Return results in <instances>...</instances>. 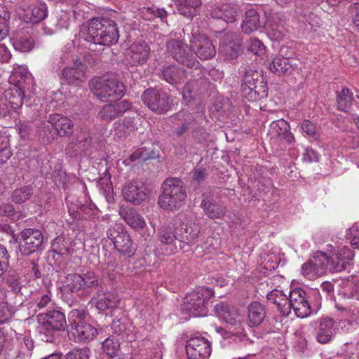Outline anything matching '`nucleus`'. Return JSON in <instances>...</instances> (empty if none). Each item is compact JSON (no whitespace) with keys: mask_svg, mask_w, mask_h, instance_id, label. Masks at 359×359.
Instances as JSON below:
<instances>
[{"mask_svg":"<svg viewBox=\"0 0 359 359\" xmlns=\"http://www.w3.org/2000/svg\"><path fill=\"white\" fill-rule=\"evenodd\" d=\"M80 36L94 44L110 46L117 43L119 34L116 24L104 18H95L83 25Z\"/></svg>","mask_w":359,"mask_h":359,"instance_id":"f257e3e1","label":"nucleus"},{"mask_svg":"<svg viewBox=\"0 0 359 359\" xmlns=\"http://www.w3.org/2000/svg\"><path fill=\"white\" fill-rule=\"evenodd\" d=\"M93 94L102 102H113L125 94L126 87L115 76L94 78L89 83Z\"/></svg>","mask_w":359,"mask_h":359,"instance_id":"f03ea898","label":"nucleus"},{"mask_svg":"<svg viewBox=\"0 0 359 359\" xmlns=\"http://www.w3.org/2000/svg\"><path fill=\"white\" fill-rule=\"evenodd\" d=\"M313 296L316 299L312 306L310 303L311 296L305 290L296 287L290 290L288 294V307L290 313L292 310L299 318H306L312 313H316L321 306L320 295L318 291H314Z\"/></svg>","mask_w":359,"mask_h":359,"instance_id":"7ed1b4c3","label":"nucleus"},{"mask_svg":"<svg viewBox=\"0 0 359 359\" xmlns=\"http://www.w3.org/2000/svg\"><path fill=\"white\" fill-rule=\"evenodd\" d=\"M163 193L158 197L159 205L165 210H173L182 205L187 198L183 182L177 178H169L163 184Z\"/></svg>","mask_w":359,"mask_h":359,"instance_id":"20e7f679","label":"nucleus"},{"mask_svg":"<svg viewBox=\"0 0 359 359\" xmlns=\"http://www.w3.org/2000/svg\"><path fill=\"white\" fill-rule=\"evenodd\" d=\"M86 312L84 309H73L69 313V332L77 342H88L97 334L98 331L85 321Z\"/></svg>","mask_w":359,"mask_h":359,"instance_id":"39448f33","label":"nucleus"},{"mask_svg":"<svg viewBox=\"0 0 359 359\" xmlns=\"http://www.w3.org/2000/svg\"><path fill=\"white\" fill-rule=\"evenodd\" d=\"M213 296L211 288L201 287L186 296L182 312L189 317L205 316L208 313L207 301Z\"/></svg>","mask_w":359,"mask_h":359,"instance_id":"423d86ee","label":"nucleus"},{"mask_svg":"<svg viewBox=\"0 0 359 359\" xmlns=\"http://www.w3.org/2000/svg\"><path fill=\"white\" fill-rule=\"evenodd\" d=\"M40 323L39 333L44 341H52L53 333L57 330H64L67 326L65 314L60 311L53 309L39 316Z\"/></svg>","mask_w":359,"mask_h":359,"instance_id":"0eeeda50","label":"nucleus"},{"mask_svg":"<svg viewBox=\"0 0 359 359\" xmlns=\"http://www.w3.org/2000/svg\"><path fill=\"white\" fill-rule=\"evenodd\" d=\"M241 88L243 96L250 102L267 96V83L261 74L257 71L250 69L246 72Z\"/></svg>","mask_w":359,"mask_h":359,"instance_id":"6e6552de","label":"nucleus"},{"mask_svg":"<svg viewBox=\"0 0 359 359\" xmlns=\"http://www.w3.org/2000/svg\"><path fill=\"white\" fill-rule=\"evenodd\" d=\"M72 127L73 122L69 118L55 114L49 116L47 123H40L39 133L43 135L50 134L51 137L55 135L65 137L72 133Z\"/></svg>","mask_w":359,"mask_h":359,"instance_id":"1a4fd4ad","label":"nucleus"},{"mask_svg":"<svg viewBox=\"0 0 359 359\" xmlns=\"http://www.w3.org/2000/svg\"><path fill=\"white\" fill-rule=\"evenodd\" d=\"M167 52L179 63L189 68H194L201 73L199 62L190 53L187 52V46L182 41L170 39L166 43Z\"/></svg>","mask_w":359,"mask_h":359,"instance_id":"9d476101","label":"nucleus"},{"mask_svg":"<svg viewBox=\"0 0 359 359\" xmlns=\"http://www.w3.org/2000/svg\"><path fill=\"white\" fill-rule=\"evenodd\" d=\"M144 104L151 111L161 114L170 109L171 102L169 95L164 91L157 89H147L142 95Z\"/></svg>","mask_w":359,"mask_h":359,"instance_id":"9b49d317","label":"nucleus"},{"mask_svg":"<svg viewBox=\"0 0 359 359\" xmlns=\"http://www.w3.org/2000/svg\"><path fill=\"white\" fill-rule=\"evenodd\" d=\"M189 43L191 50L201 60H210L216 54V48L212 41L198 31L191 32Z\"/></svg>","mask_w":359,"mask_h":359,"instance_id":"f8f14e48","label":"nucleus"},{"mask_svg":"<svg viewBox=\"0 0 359 359\" xmlns=\"http://www.w3.org/2000/svg\"><path fill=\"white\" fill-rule=\"evenodd\" d=\"M187 359H208L211 353L210 342L202 336L190 338L186 344Z\"/></svg>","mask_w":359,"mask_h":359,"instance_id":"ddd939ff","label":"nucleus"},{"mask_svg":"<svg viewBox=\"0 0 359 359\" xmlns=\"http://www.w3.org/2000/svg\"><path fill=\"white\" fill-rule=\"evenodd\" d=\"M122 194L126 201L139 205L148 198V190L142 182L133 180L124 184Z\"/></svg>","mask_w":359,"mask_h":359,"instance_id":"4468645a","label":"nucleus"},{"mask_svg":"<svg viewBox=\"0 0 359 359\" xmlns=\"http://www.w3.org/2000/svg\"><path fill=\"white\" fill-rule=\"evenodd\" d=\"M266 30L271 40L281 41L287 33L285 16L280 13H273L266 16Z\"/></svg>","mask_w":359,"mask_h":359,"instance_id":"2eb2a0df","label":"nucleus"},{"mask_svg":"<svg viewBox=\"0 0 359 359\" xmlns=\"http://www.w3.org/2000/svg\"><path fill=\"white\" fill-rule=\"evenodd\" d=\"M43 241V236L41 231L33 229H27L22 232V239L20 241V250L28 255L36 252Z\"/></svg>","mask_w":359,"mask_h":359,"instance_id":"dca6fc26","label":"nucleus"},{"mask_svg":"<svg viewBox=\"0 0 359 359\" xmlns=\"http://www.w3.org/2000/svg\"><path fill=\"white\" fill-rule=\"evenodd\" d=\"M151 48L145 41L134 42L126 51V57L132 65H143L150 55Z\"/></svg>","mask_w":359,"mask_h":359,"instance_id":"f3484780","label":"nucleus"},{"mask_svg":"<svg viewBox=\"0 0 359 359\" xmlns=\"http://www.w3.org/2000/svg\"><path fill=\"white\" fill-rule=\"evenodd\" d=\"M242 42L237 35L229 34L224 38L219 48V53L226 60H234L242 53Z\"/></svg>","mask_w":359,"mask_h":359,"instance_id":"a211bd4d","label":"nucleus"},{"mask_svg":"<svg viewBox=\"0 0 359 359\" xmlns=\"http://www.w3.org/2000/svg\"><path fill=\"white\" fill-rule=\"evenodd\" d=\"M353 257V252L347 246L339 248L330 259V270L334 272H341L348 269L352 265Z\"/></svg>","mask_w":359,"mask_h":359,"instance_id":"6ab92c4d","label":"nucleus"},{"mask_svg":"<svg viewBox=\"0 0 359 359\" xmlns=\"http://www.w3.org/2000/svg\"><path fill=\"white\" fill-rule=\"evenodd\" d=\"M299 61L296 58L276 56L269 65V69L277 75L290 74L297 69Z\"/></svg>","mask_w":359,"mask_h":359,"instance_id":"aec40b11","label":"nucleus"},{"mask_svg":"<svg viewBox=\"0 0 359 359\" xmlns=\"http://www.w3.org/2000/svg\"><path fill=\"white\" fill-rule=\"evenodd\" d=\"M47 14L46 4L40 1L33 0L24 9L23 19L27 22L38 23L43 20Z\"/></svg>","mask_w":359,"mask_h":359,"instance_id":"412c9836","label":"nucleus"},{"mask_svg":"<svg viewBox=\"0 0 359 359\" xmlns=\"http://www.w3.org/2000/svg\"><path fill=\"white\" fill-rule=\"evenodd\" d=\"M215 309L217 316L236 327H240L243 322L242 315L237 309L233 306H229L224 303H219L215 305Z\"/></svg>","mask_w":359,"mask_h":359,"instance_id":"4be33fe9","label":"nucleus"},{"mask_svg":"<svg viewBox=\"0 0 359 359\" xmlns=\"http://www.w3.org/2000/svg\"><path fill=\"white\" fill-rule=\"evenodd\" d=\"M269 134L273 139L285 140L289 144L294 142V137L290 132V124L284 119L273 121L270 125Z\"/></svg>","mask_w":359,"mask_h":359,"instance_id":"5701e85b","label":"nucleus"},{"mask_svg":"<svg viewBox=\"0 0 359 359\" xmlns=\"http://www.w3.org/2000/svg\"><path fill=\"white\" fill-rule=\"evenodd\" d=\"M130 107V104L127 100H121L115 104L104 105L100 111L98 116L102 120L111 121L118 116L122 115Z\"/></svg>","mask_w":359,"mask_h":359,"instance_id":"b1692460","label":"nucleus"},{"mask_svg":"<svg viewBox=\"0 0 359 359\" xmlns=\"http://www.w3.org/2000/svg\"><path fill=\"white\" fill-rule=\"evenodd\" d=\"M316 339L320 344H326L331 341L336 332V323L329 317L322 318L318 322Z\"/></svg>","mask_w":359,"mask_h":359,"instance_id":"393cba45","label":"nucleus"},{"mask_svg":"<svg viewBox=\"0 0 359 359\" xmlns=\"http://www.w3.org/2000/svg\"><path fill=\"white\" fill-rule=\"evenodd\" d=\"M187 75V71L175 65L165 67L161 71L162 79L171 85L184 83Z\"/></svg>","mask_w":359,"mask_h":359,"instance_id":"a878e982","label":"nucleus"},{"mask_svg":"<svg viewBox=\"0 0 359 359\" xmlns=\"http://www.w3.org/2000/svg\"><path fill=\"white\" fill-rule=\"evenodd\" d=\"M266 316L265 306L258 302H253L248 306V325L252 327L259 326Z\"/></svg>","mask_w":359,"mask_h":359,"instance_id":"bb28decb","label":"nucleus"},{"mask_svg":"<svg viewBox=\"0 0 359 359\" xmlns=\"http://www.w3.org/2000/svg\"><path fill=\"white\" fill-rule=\"evenodd\" d=\"M119 214L124 221L135 230L143 229L146 226L144 217L133 208H121Z\"/></svg>","mask_w":359,"mask_h":359,"instance_id":"cd10ccee","label":"nucleus"},{"mask_svg":"<svg viewBox=\"0 0 359 359\" xmlns=\"http://www.w3.org/2000/svg\"><path fill=\"white\" fill-rule=\"evenodd\" d=\"M121 257L118 254H109L102 266L103 275L107 276L111 280L116 278V275L123 271L122 267L119 264V262L121 261Z\"/></svg>","mask_w":359,"mask_h":359,"instance_id":"c85d7f7f","label":"nucleus"},{"mask_svg":"<svg viewBox=\"0 0 359 359\" xmlns=\"http://www.w3.org/2000/svg\"><path fill=\"white\" fill-rule=\"evenodd\" d=\"M267 299L275 304L280 313L285 316L290 314L288 307V295L283 290L274 289L267 294Z\"/></svg>","mask_w":359,"mask_h":359,"instance_id":"c756f323","label":"nucleus"},{"mask_svg":"<svg viewBox=\"0 0 359 359\" xmlns=\"http://www.w3.org/2000/svg\"><path fill=\"white\" fill-rule=\"evenodd\" d=\"M21 88L20 86H15L5 91V103H4L5 106L10 107L11 109L14 110L22 107L25 95Z\"/></svg>","mask_w":359,"mask_h":359,"instance_id":"7c9ffc66","label":"nucleus"},{"mask_svg":"<svg viewBox=\"0 0 359 359\" xmlns=\"http://www.w3.org/2000/svg\"><path fill=\"white\" fill-rule=\"evenodd\" d=\"M175 4L182 15L191 19L198 14L201 5V0H176Z\"/></svg>","mask_w":359,"mask_h":359,"instance_id":"2f4dec72","label":"nucleus"},{"mask_svg":"<svg viewBox=\"0 0 359 359\" xmlns=\"http://www.w3.org/2000/svg\"><path fill=\"white\" fill-rule=\"evenodd\" d=\"M76 67H66L62 71V76L69 83L77 84L85 79L84 68L79 60H74Z\"/></svg>","mask_w":359,"mask_h":359,"instance_id":"473e14b6","label":"nucleus"},{"mask_svg":"<svg viewBox=\"0 0 359 359\" xmlns=\"http://www.w3.org/2000/svg\"><path fill=\"white\" fill-rule=\"evenodd\" d=\"M201 206L205 215L210 219L222 218L227 212V208L222 203H211L203 200Z\"/></svg>","mask_w":359,"mask_h":359,"instance_id":"72a5a7b5","label":"nucleus"},{"mask_svg":"<svg viewBox=\"0 0 359 359\" xmlns=\"http://www.w3.org/2000/svg\"><path fill=\"white\" fill-rule=\"evenodd\" d=\"M335 307L337 311L341 312V317L347 318L358 325L359 321V302H356L355 299H352L348 304L344 306L337 304Z\"/></svg>","mask_w":359,"mask_h":359,"instance_id":"f704fd0d","label":"nucleus"},{"mask_svg":"<svg viewBox=\"0 0 359 359\" xmlns=\"http://www.w3.org/2000/svg\"><path fill=\"white\" fill-rule=\"evenodd\" d=\"M69 20L70 14L66 11H60L56 14L55 18L52 19L53 27L45 28L46 34L51 35L59 30L67 29Z\"/></svg>","mask_w":359,"mask_h":359,"instance_id":"c9c22d12","label":"nucleus"},{"mask_svg":"<svg viewBox=\"0 0 359 359\" xmlns=\"http://www.w3.org/2000/svg\"><path fill=\"white\" fill-rule=\"evenodd\" d=\"M217 18L222 19L227 23L236 21L238 15L239 7L236 4H222L216 10Z\"/></svg>","mask_w":359,"mask_h":359,"instance_id":"e433bc0d","label":"nucleus"},{"mask_svg":"<svg viewBox=\"0 0 359 359\" xmlns=\"http://www.w3.org/2000/svg\"><path fill=\"white\" fill-rule=\"evenodd\" d=\"M199 232L200 226L198 224L190 223L186 224L185 227H182L180 229V233L178 234V240L187 244H191L196 241Z\"/></svg>","mask_w":359,"mask_h":359,"instance_id":"4c0bfd02","label":"nucleus"},{"mask_svg":"<svg viewBox=\"0 0 359 359\" xmlns=\"http://www.w3.org/2000/svg\"><path fill=\"white\" fill-rule=\"evenodd\" d=\"M260 26L259 15L254 8L248 9L245 13V18L242 24L243 31L246 34L256 31Z\"/></svg>","mask_w":359,"mask_h":359,"instance_id":"58836bf2","label":"nucleus"},{"mask_svg":"<svg viewBox=\"0 0 359 359\" xmlns=\"http://www.w3.org/2000/svg\"><path fill=\"white\" fill-rule=\"evenodd\" d=\"M119 299L117 295L107 292L104 293L96 302V306L100 311L114 309L117 306Z\"/></svg>","mask_w":359,"mask_h":359,"instance_id":"ea45409f","label":"nucleus"},{"mask_svg":"<svg viewBox=\"0 0 359 359\" xmlns=\"http://www.w3.org/2000/svg\"><path fill=\"white\" fill-rule=\"evenodd\" d=\"M114 245L117 250L124 254L133 253L134 251L130 236L126 231L122 232Z\"/></svg>","mask_w":359,"mask_h":359,"instance_id":"a19ab883","label":"nucleus"},{"mask_svg":"<svg viewBox=\"0 0 359 359\" xmlns=\"http://www.w3.org/2000/svg\"><path fill=\"white\" fill-rule=\"evenodd\" d=\"M34 194L32 185H25L15 189L12 194V201L15 203H24L31 198Z\"/></svg>","mask_w":359,"mask_h":359,"instance_id":"79ce46f5","label":"nucleus"},{"mask_svg":"<svg viewBox=\"0 0 359 359\" xmlns=\"http://www.w3.org/2000/svg\"><path fill=\"white\" fill-rule=\"evenodd\" d=\"M114 130L116 135L123 137L135 131V125L134 124L133 119L127 118L123 119L122 121H116L114 125Z\"/></svg>","mask_w":359,"mask_h":359,"instance_id":"37998d69","label":"nucleus"},{"mask_svg":"<svg viewBox=\"0 0 359 359\" xmlns=\"http://www.w3.org/2000/svg\"><path fill=\"white\" fill-rule=\"evenodd\" d=\"M10 79L13 82H15L18 86L22 87L23 83L28 81V82H32V78L31 74L28 72L27 67L20 66L15 68L11 75Z\"/></svg>","mask_w":359,"mask_h":359,"instance_id":"c03bdc74","label":"nucleus"},{"mask_svg":"<svg viewBox=\"0 0 359 359\" xmlns=\"http://www.w3.org/2000/svg\"><path fill=\"white\" fill-rule=\"evenodd\" d=\"M156 156V154L154 151V149L153 148V146L151 145L150 147H144L140 148L133 152L130 155V160L132 162H134L135 161L140 160L145 161L147 160L154 158Z\"/></svg>","mask_w":359,"mask_h":359,"instance_id":"a18cd8bd","label":"nucleus"},{"mask_svg":"<svg viewBox=\"0 0 359 359\" xmlns=\"http://www.w3.org/2000/svg\"><path fill=\"white\" fill-rule=\"evenodd\" d=\"M81 274L69 273L65 277L64 286L72 292H76L83 290Z\"/></svg>","mask_w":359,"mask_h":359,"instance_id":"49530a36","label":"nucleus"},{"mask_svg":"<svg viewBox=\"0 0 359 359\" xmlns=\"http://www.w3.org/2000/svg\"><path fill=\"white\" fill-rule=\"evenodd\" d=\"M353 100V93L346 88H342L337 96V104L339 109L346 110L351 107Z\"/></svg>","mask_w":359,"mask_h":359,"instance_id":"de8ad7c7","label":"nucleus"},{"mask_svg":"<svg viewBox=\"0 0 359 359\" xmlns=\"http://www.w3.org/2000/svg\"><path fill=\"white\" fill-rule=\"evenodd\" d=\"M140 15L146 20H152L156 18L163 20L167 16V11L163 8L154 10L150 7H144L140 9Z\"/></svg>","mask_w":359,"mask_h":359,"instance_id":"09e8293b","label":"nucleus"},{"mask_svg":"<svg viewBox=\"0 0 359 359\" xmlns=\"http://www.w3.org/2000/svg\"><path fill=\"white\" fill-rule=\"evenodd\" d=\"M310 260L316 269H321L322 276L325 273L327 266L330 263V259L325 252L318 251Z\"/></svg>","mask_w":359,"mask_h":359,"instance_id":"8fccbe9b","label":"nucleus"},{"mask_svg":"<svg viewBox=\"0 0 359 359\" xmlns=\"http://www.w3.org/2000/svg\"><path fill=\"white\" fill-rule=\"evenodd\" d=\"M158 240L165 245H171L176 240H178V235H176L170 226H163L158 235Z\"/></svg>","mask_w":359,"mask_h":359,"instance_id":"3c124183","label":"nucleus"},{"mask_svg":"<svg viewBox=\"0 0 359 359\" xmlns=\"http://www.w3.org/2000/svg\"><path fill=\"white\" fill-rule=\"evenodd\" d=\"M302 274L308 280H313L321 276L322 271L316 269L312 262L309 260L302 266Z\"/></svg>","mask_w":359,"mask_h":359,"instance_id":"603ef678","label":"nucleus"},{"mask_svg":"<svg viewBox=\"0 0 359 359\" xmlns=\"http://www.w3.org/2000/svg\"><path fill=\"white\" fill-rule=\"evenodd\" d=\"M120 346V342L114 336L109 337L102 342V349L109 355H115Z\"/></svg>","mask_w":359,"mask_h":359,"instance_id":"864d4df0","label":"nucleus"},{"mask_svg":"<svg viewBox=\"0 0 359 359\" xmlns=\"http://www.w3.org/2000/svg\"><path fill=\"white\" fill-rule=\"evenodd\" d=\"M83 290L90 287H97L100 285L97 276L93 271H88L81 275Z\"/></svg>","mask_w":359,"mask_h":359,"instance_id":"5fc2aeb1","label":"nucleus"},{"mask_svg":"<svg viewBox=\"0 0 359 359\" xmlns=\"http://www.w3.org/2000/svg\"><path fill=\"white\" fill-rule=\"evenodd\" d=\"M13 46L15 50L21 52H28L33 47V41L31 38L29 37H21L17 39L13 42Z\"/></svg>","mask_w":359,"mask_h":359,"instance_id":"6e6d98bb","label":"nucleus"},{"mask_svg":"<svg viewBox=\"0 0 359 359\" xmlns=\"http://www.w3.org/2000/svg\"><path fill=\"white\" fill-rule=\"evenodd\" d=\"M90 351L88 348H74L66 354L65 359H89Z\"/></svg>","mask_w":359,"mask_h":359,"instance_id":"4d7b16f0","label":"nucleus"},{"mask_svg":"<svg viewBox=\"0 0 359 359\" xmlns=\"http://www.w3.org/2000/svg\"><path fill=\"white\" fill-rule=\"evenodd\" d=\"M347 238L354 248L359 249V223H355L347 233Z\"/></svg>","mask_w":359,"mask_h":359,"instance_id":"13d9d810","label":"nucleus"},{"mask_svg":"<svg viewBox=\"0 0 359 359\" xmlns=\"http://www.w3.org/2000/svg\"><path fill=\"white\" fill-rule=\"evenodd\" d=\"M248 50L256 55H262L265 53V47L258 39H250L248 43Z\"/></svg>","mask_w":359,"mask_h":359,"instance_id":"bf43d9fd","label":"nucleus"},{"mask_svg":"<svg viewBox=\"0 0 359 359\" xmlns=\"http://www.w3.org/2000/svg\"><path fill=\"white\" fill-rule=\"evenodd\" d=\"M13 314L12 308H10L6 302H0V324L8 320Z\"/></svg>","mask_w":359,"mask_h":359,"instance_id":"052dcab7","label":"nucleus"},{"mask_svg":"<svg viewBox=\"0 0 359 359\" xmlns=\"http://www.w3.org/2000/svg\"><path fill=\"white\" fill-rule=\"evenodd\" d=\"M163 344L161 342L156 344L149 348L147 353L148 359H162L163 358Z\"/></svg>","mask_w":359,"mask_h":359,"instance_id":"680f3d73","label":"nucleus"},{"mask_svg":"<svg viewBox=\"0 0 359 359\" xmlns=\"http://www.w3.org/2000/svg\"><path fill=\"white\" fill-rule=\"evenodd\" d=\"M124 231L123 228L120 224H114L111 226L107 231V236L108 238H109L113 243L116 241L119 236Z\"/></svg>","mask_w":359,"mask_h":359,"instance_id":"e2e57ef3","label":"nucleus"},{"mask_svg":"<svg viewBox=\"0 0 359 359\" xmlns=\"http://www.w3.org/2000/svg\"><path fill=\"white\" fill-rule=\"evenodd\" d=\"M320 156L317 151L312 148L307 147L303 154L302 160L304 162L312 163L319 161Z\"/></svg>","mask_w":359,"mask_h":359,"instance_id":"0e129e2a","label":"nucleus"},{"mask_svg":"<svg viewBox=\"0 0 359 359\" xmlns=\"http://www.w3.org/2000/svg\"><path fill=\"white\" fill-rule=\"evenodd\" d=\"M9 255L6 248L0 244V272L8 268Z\"/></svg>","mask_w":359,"mask_h":359,"instance_id":"69168bd1","label":"nucleus"},{"mask_svg":"<svg viewBox=\"0 0 359 359\" xmlns=\"http://www.w3.org/2000/svg\"><path fill=\"white\" fill-rule=\"evenodd\" d=\"M301 129L311 137H314L316 133V126L309 120H304L301 123Z\"/></svg>","mask_w":359,"mask_h":359,"instance_id":"338daca9","label":"nucleus"},{"mask_svg":"<svg viewBox=\"0 0 359 359\" xmlns=\"http://www.w3.org/2000/svg\"><path fill=\"white\" fill-rule=\"evenodd\" d=\"M351 19L354 27L359 32V5H354L351 8Z\"/></svg>","mask_w":359,"mask_h":359,"instance_id":"774afa93","label":"nucleus"}]
</instances>
